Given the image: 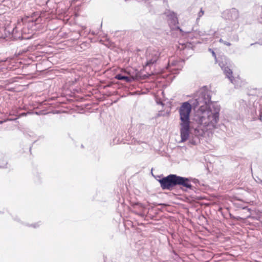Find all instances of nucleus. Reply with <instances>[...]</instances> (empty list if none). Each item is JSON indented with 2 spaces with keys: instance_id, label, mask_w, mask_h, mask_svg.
<instances>
[{
  "instance_id": "nucleus-21",
  "label": "nucleus",
  "mask_w": 262,
  "mask_h": 262,
  "mask_svg": "<svg viewBox=\"0 0 262 262\" xmlns=\"http://www.w3.org/2000/svg\"><path fill=\"white\" fill-rule=\"evenodd\" d=\"M13 219H14V220H15L17 222H18L20 221V220L18 219V217L17 216H16L15 217H14Z\"/></svg>"
},
{
  "instance_id": "nucleus-19",
  "label": "nucleus",
  "mask_w": 262,
  "mask_h": 262,
  "mask_svg": "<svg viewBox=\"0 0 262 262\" xmlns=\"http://www.w3.org/2000/svg\"><path fill=\"white\" fill-rule=\"evenodd\" d=\"M233 38L235 41H237L239 39L238 36L237 35H235L233 36Z\"/></svg>"
},
{
  "instance_id": "nucleus-7",
  "label": "nucleus",
  "mask_w": 262,
  "mask_h": 262,
  "mask_svg": "<svg viewBox=\"0 0 262 262\" xmlns=\"http://www.w3.org/2000/svg\"><path fill=\"white\" fill-rule=\"evenodd\" d=\"M223 17L229 21H235L239 17V12L235 8H231L225 10L223 13Z\"/></svg>"
},
{
  "instance_id": "nucleus-12",
  "label": "nucleus",
  "mask_w": 262,
  "mask_h": 262,
  "mask_svg": "<svg viewBox=\"0 0 262 262\" xmlns=\"http://www.w3.org/2000/svg\"><path fill=\"white\" fill-rule=\"evenodd\" d=\"M7 164V161L4 155L0 154V167L4 168Z\"/></svg>"
},
{
  "instance_id": "nucleus-11",
  "label": "nucleus",
  "mask_w": 262,
  "mask_h": 262,
  "mask_svg": "<svg viewBox=\"0 0 262 262\" xmlns=\"http://www.w3.org/2000/svg\"><path fill=\"white\" fill-rule=\"evenodd\" d=\"M256 14L258 21L262 24V5L257 7Z\"/></svg>"
},
{
  "instance_id": "nucleus-20",
  "label": "nucleus",
  "mask_w": 262,
  "mask_h": 262,
  "mask_svg": "<svg viewBox=\"0 0 262 262\" xmlns=\"http://www.w3.org/2000/svg\"><path fill=\"white\" fill-rule=\"evenodd\" d=\"M189 142L191 144H193V145L196 144V142L195 141H194L193 140H190Z\"/></svg>"
},
{
  "instance_id": "nucleus-3",
  "label": "nucleus",
  "mask_w": 262,
  "mask_h": 262,
  "mask_svg": "<svg viewBox=\"0 0 262 262\" xmlns=\"http://www.w3.org/2000/svg\"><path fill=\"white\" fill-rule=\"evenodd\" d=\"M190 178L183 177L175 174H170L158 180L163 190H171L176 186H182L190 189H192Z\"/></svg>"
},
{
  "instance_id": "nucleus-5",
  "label": "nucleus",
  "mask_w": 262,
  "mask_h": 262,
  "mask_svg": "<svg viewBox=\"0 0 262 262\" xmlns=\"http://www.w3.org/2000/svg\"><path fill=\"white\" fill-rule=\"evenodd\" d=\"M162 52L157 48L149 47L147 48L146 54L145 67H150L154 64L158 60Z\"/></svg>"
},
{
  "instance_id": "nucleus-2",
  "label": "nucleus",
  "mask_w": 262,
  "mask_h": 262,
  "mask_svg": "<svg viewBox=\"0 0 262 262\" xmlns=\"http://www.w3.org/2000/svg\"><path fill=\"white\" fill-rule=\"evenodd\" d=\"M193 107L188 101L182 103L178 111L180 116V142H184L188 140L190 132V113Z\"/></svg>"
},
{
  "instance_id": "nucleus-6",
  "label": "nucleus",
  "mask_w": 262,
  "mask_h": 262,
  "mask_svg": "<svg viewBox=\"0 0 262 262\" xmlns=\"http://www.w3.org/2000/svg\"><path fill=\"white\" fill-rule=\"evenodd\" d=\"M219 65L226 76L230 80L231 82L233 83L235 88L241 86V81L238 77L234 78L232 76V71L230 68L227 65V63H225L223 61L220 62Z\"/></svg>"
},
{
  "instance_id": "nucleus-17",
  "label": "nucleus",
  "mask_w": 262,
  "mask_h": 262,
  "mask_svg": "<svg viewBox=\"0 0 262 262\" xmlns=\"http://www.w3.org/2000/svg\"><path fill=\"white\" fill-rule=\"evenodd\" d=\"M209 51L211 52L212 56L216 58V54L211 49H209Z\"/></svg>"
},
{
  "instance_id": "nucleus-13",
  "label": "nucleus",
  "mask_w": 262,
  "mask_h": 262,
  "mask_svg": "<svg viewBox=\"0 0 262 262\" xmlns=\"http://www.w3.org/2000/svg\"><path fill=\"white\" fill-rule=\"evenodd\" d=\"M40 225H41V222H36V223H35L32 224H26V225L28 227H32L33 228H37L39 227L40 226Z\"/></svg>"
},
{
  "instance_id": "nucleus-16",
  "label": "nucleus",
  "mask_w": 262,
  "mask_h": 262,
  "mask_svg": "<svg viewBox=\"0 0 262 262\" xmlns=\"http://www.w3.org/2000/svg\"><path fill=\"white\" fill-rule=\"evenodd\" d=\"M219 42H221V43H222L224 45H225L226 46H230L231 45V44L229 42H228V41H224L222 38L220 39Z\"/></svg>"
},
{
  "instance_id": "nucleus-14",
  "label": "nucleus",
  "mask_w": 262,
  "mask_h": 262,
  "mask_svg": "<svg viewBox=\"0 0 262 262\" xmlns=\"http://www.w3.org/2000/svg\"><path fill=\"white\" fill-rule=\"evenodd\" d=\"M204 14V11L201 8L200 11L198 13V17L196 18V21L200 19V18Z\"/></svg>"
},
{
  "instance_id": "nucleus-8",
  "label": "nucleus",
  "mask_w": 262,
  "mask_h": 262,
  "mask_svg": "<svg viewBox=\"0 0 262 262\" xmlns=\"http://www.w3.org/2000/svg\"><path fill=\"white\" fill-rule=\"evenodd\" d=\"M166 69L171 74H177L181 70V66L178 61H174L171 59L169 60Z\"/></svg>"
},
{
  "instance_id": "nucleus-10",
  "label": "nucleus",
  "mask_w": 262,
  "mask_h": 262,
  "mask_svg": "<svg viewBox=\"0 0 262 262\" xmlns=\"http://www.w3.org/2000/svg\"><path fill=\"white\" fill-rule=\"evenodd\" d=\"M115 78L119 80H124L126 82L129 83L134 81L133 77L129 78L127 75H123L122 74H117Z\"/></svg>"
},
{
  "instance_id": "nucleus-9",
  "label": "nucleus",
  "mask_w": 262,
  "mask_h": 262,
  "mask_svg": "<svg viewBox=\"0 0 262 262\" xmlns=\"http://www.w3.org/2000/svg\"><path fill=\"white\" fill-rule=\"evenodd\" d=\"M124 73L126 74V75L129 77V78H132L134 79V81L136 80H138L140 78V72L137 70L132 71L130 70H125Z\"/></svg>"
},
{
  "instance_id": "nucleus-1",
  "label": "nucleus",
  "mask_w": 262,
  "mask_h": 262,
  "mask_svg": "<svg viewBox=\"0 0 262 262\" xmlns=\"http://www.w3.org/2000/svg\"><path fill=\"white\" fill-rule=\"evenodd\" d=\"M220 112V106L217 103H212L208 108L202 111H197L196 121L206 129L216 128L219 120Z\"/></svg>"
},
{
  "instance_id": "nucleus-15",
  "label": "nucleus",
  "mask_w": 262,
  "mask_h": 262,
  "mask_svg": "<svg viewBox=\"0 0 262 262\" xmlns=\"http://www.w3.org/2000/svg\"><path fill=\"white\" fill-rule=\"evenodd\" d=\"M168 16L170 17L174 22L177 20L176 14L174 12H170Z\"/></svg>"
},
{
  "instance_id": "nucleus-18",
  "label": "nucleus",
  "mask_w": 262,
  "mask_h": 262,
  "mask_svg": "<svg viewBox=\"0 0 262 262\" xmlns=\"http://www.w3.org/2000/svg\"><path fill=\"white\" fill-rule=\"evenodd\" d=\"M13 119H7L6 120H4L3 121H0V124H3V123L6 122L7 121H11V120H13Z\"/></svg>"
},
{
  "instance_id": "nucleus-22",
  "label": "nucleus",
  "mask_w": 262,
  "mask_h": 262,
  "mask_svg": "<svg viewBox=\"0 0 262 262\" xmlns=\"http://www.w3.org/2000/svg\"><path fill=\"white\" fill-rule=\"evenodd\" d=\"M259 119H260V120H261V115H260V116Z\"/></svg>"
},
{
  "instance_id": "nucleus-4",
  "label": "nucleus",
  "mask_w": 262,
  "mask_h": 262,
  "mask_svg": "<svg viewBox=\"0 0 262 262\" xmlns=\"http://www.w3.org/2000/svg\"><path fill=\"white\" fill-rule=\"evenodd\" d=\"M211 92L207 86H203L199 90L194 94L193 99L191 101L194 109L199 107L198 111L208 108L212 103H216L211 101Z\"/></svg>"
}]
</instances>
